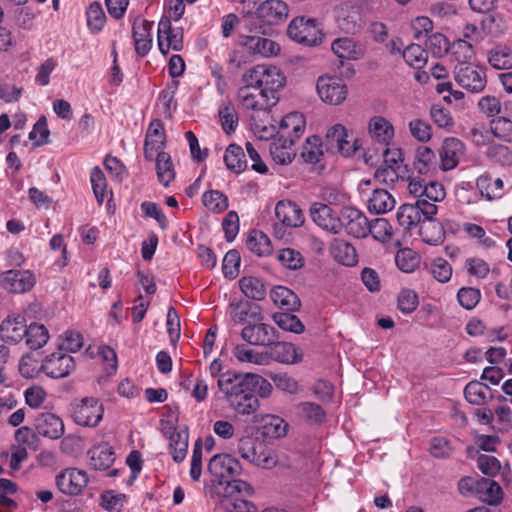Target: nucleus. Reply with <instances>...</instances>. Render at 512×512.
Wrapping results in <instances>:
<instances>
[{
  "label": "nucleus",
  "mask_w": 512,
  "mask_h": 512,
  "mask_svg": "<svg viewBox=\"0 0 512 512\" xmlns=\"http://www.w3.org/2000/svg\"><path fill=\"white\" fill-rule=\"evenodd\" d=\"M205 495L213 501L214 506L224 504L226 507H245L251 505L244 499L253 494V488L245 481L234 478L211 480L205 485Z\"/></svg>",
  "instance_id": "f257e3e1"
},
{
  "label": "nucleus",
  "mask_w": 512,
  "mask_h": 512,
  "mask_svg": "<svg viewBox=\"0 0 512 512\" xmlns=\"http://www.w3.org/2000/svg\"><path fill=\"white\" fill-rule=\"evenodd\" d=\"M242 81L245 84H253L267 96L277 97L276 93L285 85V77L275 66L256 65L247 70Z\"/></svg>",
  "instance_id": "f03ea898"
},
{
  "label": "nucleus",
  "mask_w": 512,
  "mask_h": 512,
  "mask_svg": "<svg viewBox=\"0 0 512 512\" xmlns=\"http://www.w3.org/2000/svg\"><path fill=\"white\" fill-rule=\"evenodd\" d=\"M454 79L470 93H481L487 85L486 68L473 63H459L454 69Z\"/></svg>",
  "instance_id": "7ed1b4c3"
},
{
  "label": "nucleus",
  "mask_w": 512,
  "mask_h": 512,
  "mask_svg": "<svg viewBox=\"0 0 512 512\" xmlns=\"http://www.w3.org/2000/svg\"><path fill=\"white\" fill-rule=\"evenodd\" d=\"M287 33L289 37L306 46L321 43L323 34L315 19L297 17L291 21Z\"/></svg>",
  "instance_id": "20e7f679"
},
{
  "label": "nucleus",
  "mask_w": 512,
  "mask_h": 512,
  "mask_svg": "<svg viewBox=\"0 0 512 512\" xmlns=\"http://www.w3.org/2000/svg\"><path fill=\"white\" fill-rule=\"evenodd\" d=\"M275 216L279 223L274 224V234L278 238L284 236V227L296 228L304 223L302 210L292 201H279L275 206Z\"/></svg>",
  "instance_id": "39448f33"
},
{
  "label": "nucleus",
  "mask_w": 512,
  "mask_h": 512,
  "mask_svg": "<svg viewBox=\"0 0 512 512\" xmlns=\"http://www.w3.org/2000/svg\"><path fill=\"white\" fill-rule=\"evenodd\" d=\"M71 416L81 426H96L103 417V408L93 397H85L71 404Z\"/></svg>",
  "instance_id": "423d86ee"
},
{
  "label": "nucleus",
  "mask_w": 512,
  "mask_h": 512,
  "mask_svg": "<svg viewBox=\"0 0 512 512\" xmlns=\"http://www.w3.org/2000/svg\"><path fill=\"white\" fill-rule=\"evenodd\" d=\"M89 483V477L84 470L78 468H65L55 477L58 490L66 496L82 494Z\"/></svg>",
  "instance_id": "0eeeda50"
},
{
  "label": "nucleus",
  "mask_w": 512,
  "mask_h": 512,
  "mask_svg": "<svg viewBox=\"0 0 512 512\" xmlns=\"http://www.w3.org/2000/svg\"><path fill=\"white\" fill-rule=\"evenodd\" d=\"M238 99L244 109L253 111H266L278 101V97L267 96L257 86L245 83L238 90Z\"/></svg>",
  "instance_id": "6e6552de"
},
{
  "label": "nucleus",
  "mask_w": 512,
  "mask_h": 512,
  "mask_svg": "<svg viewBox=\"0 0 512 512\" xmlns=\"http://www.w3.org/2000/svg\"><path fill=\"white\" fill-rule=\"evenodd\" d=\"M48 377L60 379L67 377L75 369V361L69 354L61 350L45 357L40 366Z\"/></svg>",
  "instance_id": "1a4fd4ad"
},
{
  "label": "nucleus",
  "mask_w": 512,
  "mask_h": 512,
  "mask_svg": "<svg viewBox=\"0 0 512 512\" xmlns=\"http://www.w3.org/2000/svg\"><path fill=\"white\" fill-rule=\"evenodd\" d=\"M309 213L313 222L321 229L332 234L341 232V213H337L329 205L314 202L310 206Z\"/></svg>",
  "instance_id": "9d476101"
},
{
  "label": "nucleus",
  "mask_w": 512,
  "mask_h": 512,
  "mask_svg": "<svg viewBox=\"0 0 512 512\" xmlns=\"http://www.w3.org/2000/svg\"><path fill=\"white\" fill-rule=\"evenodd\" d=\"M317 93L320 99L330 105H339L347 97V86L338 78L321 76L317 80Z\"/></svg>",
  "instance_id": "9b49d317"
},
{
  "label": "nucleus",
  "mask_w": 512,
  "mask_h": 512,
  "mask_svg": "<svg viewBox=\"0 0 512 512\" xmlns=\"http://www.w3.org/2000/svg\"><path fill=\"white\" fill-rule=\"evenodd\" d=\"M36 283L29 270H8L0 275V285L10 293L22 294L30 291Z\"/></svg>",
  "instance_id": "f8f14e48"
},
{
  "label": "nucleus",
  "mask_w": 512,
  "mask_h": 512,
  "mask_svg": "<svg viewBox=\"0 0 512 512\" xmlns=\"http://www.w3.org/2000/svg\"><path fill=\"white\" fill-rule=\"evenodd\" d=\"M250 373L245 375L237 374L234 372H226L219 376L217 386L224 394L227 403L237 396L243 395L251 390Z\"/></svg>",
  "instance_id": "ddd939ff"
},
{
  "label": "nucleus",
  "mask_w": 512,
  "mask_h": 512,
  "mask_svg": "<svg viewBox=\"0 0 512 512\" xmlns=\"http://www.w3.org/2000/svg\"><path fill=\"white\" fill-rule=\"evenodd\" d=\"M341 230L355 238H364L369 234V220L358 209L345 207L341 210Z\"/></svg>",
  "instance_id": "4468645a"
},
{
  "label": "nucleus",
  "mask_w": 512,
  "mask_h": 512,
  "mask_svg": "<svg viewBox=\"0 0 512 512\" xmlns=\"http://www.w3.org/2000/svg\"><path fill=\"white\" fill-rule=\"evenodd\" d=\"M241 337L250 345L268 347L278 339V333L269 324L255 323L245 326L241 331Z\"/></svg>",
  "instance_id": "2eb2a0df"
},
{
  "label": "nucleus",
  "mask_w": 512,
  "mask_h": 512,
  "mask_svg": "<svg viewBox=\"0 0 512 512\" xmlns=\"http://www.w3.org/2000/svg\"><path fill=\"white\" fill-rule=\"evenodd\" d=\"M208 471L214 480L234 478L241 472L239 461L228 453L214 455L208 463Z\"/></svg>",
  "instance_id": "dca6fc26"
},
{
  "label": "nucleus",
  "mask_w": 512,
  "mask_h": 512,
  "mask_svg": "<svg viewBox=\"0 0 512 512\" xmlns=\"http://www.w3.org/2000/svg\"><path fill=\"white\" fill-rule=\"evenodd\" d=\"M239 44L248 54L253 56L271 57L277 55L280 51L278 43L257 35L240 36Z\"/></svg>",
  "instance_id": "f3484780"
},
{
  "label": "nucleus",
  "mask_w": 512,
  "mask_h": 512,
  "mask_svg": "<svg viewBox=\"0 0 512 512\" xmlns=\"http://www.w3.org/2000/svg\"><path fill=\"white\" fill-rule=\"evenodd\" d=\"M158 46L163 55L168 54L170 49L180 51L183 47V33L180 30H173L168 17L161 18L158 24Z\"/></svg>",
  "instance_id": "a211bd4d"
},
{
  "label": "nucleus",
  "mask_w": 512,
  "mask_h": 512,
  "mask_svg": "<svg viewBox=\"0 0 512 512\" xmlns=\"http://www.w3.org/2000/svg\"><path fill=\"white\" fill-rule=\"evenodd\" d=\"M166 143V135L163 123L160 119H154L148 126L145 142L144 157L147 161H153L156 152L163 151Z\"/></svg>",
  "instance_id": "6ab92c4d"
},
{
  "label": "nucleus",
  "mask_w": 512,
  "mask_h": 512,
  "mask_svg": "<svg viewBox=\"0 0 512 512\" xmlns=\"http://www.w3.org/2000/svg\"><path fill=\"white\" fill-rule=\"evenodd\" d=\"M464 144L457 138H446L439 150L441 168L444 171L454 169L464 155Z\"/></svg>",
  "instance_id": "aec40b11"
},
{
  "label": "nucleus",
  "mask_w": 512,
  "mask_h": 512,
  "mask_svg": "<svg viewBox=\"0 0 512 512\" xmlns=\"http://www.w3.org/2000/svg\"><path fill=\"white\" fill-rule=\"evenodd\" d=\"M256 14L264 23L276 25L286 20L288 6L281 0H266L258 6Z\"/></svg>",
  "instance_id": "412c9836"
},
{
  "label": "nucleus",
  "mask_w": 512,
  "mask_h": 512,
  "mask_svg": "<svg viewBox=\"0 0 512 512\" xmlns=\"http://www.w3.org/2000/svg\"><path fill=\"white\" fill-rule=\"evenodd\" d=\"M27 326L24 317L8 316L1 322L0 337L6 343L17 344L24 339Z\"/></svg>",
  "instance_id": "4be33fe9"
},
{
  "label": "nucleus",
  "mask_w": 512,
  "mask_h": 512,
  "mask_svg": "<svg viewBox=\"0 0 512 512\" xmlns=\"http://www.w3.org/2000/svg\"><path fill=\"white\" fill-rule=\"evenodd\" d=\"M151 28L152 23L146 20L137 18L133 22L132 36L134 40L135 51L141 57L146 56L151 49Z\"/></svg>",
  "instance_id": "5701e85b"
},
{
  "label": "nucleus",
  "mask_w": 512,
  "mask_h": 512,
  "mask_svg": "<svg viewBox=\"0 0 512 512\" xmlns=\"http://www.w3.org/2000/svg\"><path fill=\"white\" fill-rule=\"evenodd\" d=\"M270 353L269 359L283 363V364H295L301 361L302 354L298 352V349L291 343L275 341L274 344L269 345Z\"/></svg>",
  "instance_id": "b1692460"
},
{
  "label": "nucleus",
  "mask_w": 512,
  "mask_h": 512,
  "mask_svg": "<svg viewBox=\"0 0 512 512\" xmlns=\"http://www.w3.org/2000/svg\"><path fill=\"white\" fill-rule=\"evenodd\" d=\"M39 434L51 439H58L64 433V423L61 418L52 413H42L37 418Z\"/></svg>",
  "instance_id": "393cba45"
},
{
  "label": "nucleus",
  "mask_w": 512,
  "mask_h": 512,
  "mask_svg": "<svg viewBox=\"0 0 512 512\" xmlns=\"http://www.w3.org/2000/svg\"><path fill=\"white\" fill-rule=\"evenodd\" d=\"M270 298L276 306L285 311H296L301 306L298 296L284 286L273 288L270 292Z\"/></svg>",
  "instance_id": "a878e982"
},
{
  "label": "nucleus",
  "mask_w": 512,
  "mask_h": 512,
  "mask_svg": "<svg viewBox=\"0 0 512 512\" xmlns=\"http://www.w3.org/2000/svg\"><path fill=\"white\" fill-rule=\"evenodd\" d=\"M414 169L421 175H427L437 168L435 152L427 146H419L415 152Z\"/></svg>",
  "instance_id": "bb28decb"
},
{
  "label": "nucleus",
  "mask_w": 512,
  "mask_h": 512,
  "mask_svg": "<svg viewBox=\"0 0 512 512\" xmlns=\"http://www.w3.org/2000/svg\"><path fill=\"white\" fill-rule=\"evenodd\" d=\"M330 252L333 258L343 265L353 266L357 263L356 249L342 239H335L331 243Z\"/></svg>",
  "instance_id": "cd10ccee"
},
{
  "label": "nucleus",
  "mask_w": 512,
  "mask_h": 512,
  "mask_svg": "<svg viewBox=\"0 0 512 512\" xmlns=\"http://www.w3.org/2000/svg\"><path fill=\"white\" fill-rule=\"evenodd\" d=\"M369 133L378 142L388 144L394 136L392 124L382 116H375L369 121Z\"/></svg>",
  "instance_id": "c85d7f7f"
},
{
  "label": "nucleus",
  "mask_w": 512,
  "mask_h": 512,
  "mask_svg": "<svg viewBox=\"0 0 512 512\" xmlns=\"http://www.w3.org/2000/svg\"><path fill=\"white\" fill-rule=\"evenodd\" d=\"M394 197L386 189H375L369 199L368 209L375 214H384L395 207Z\"/></svg>",
  "instance_id": "c756f323"
},
{
  "label": "nucleus",
  "mask_w": 512,
  "mask_h": 512,
  "mask_svg": "<svg viewBox=\"0 0 512 512\" xmlns=\"http://www.w3.org/2000/svg\"><path fill=\"white\" fill-rule=\"evenodd\" d=\"M419 235L421 239L430 245H438L445 238V231L441 223L430 219L420 222Z\"/></svg>",
  "instance_id": "7c9ffc66"
},
{
  "label": "nucleus",
  "mask_w": 512,
  "mask_h": 512,
  "mask_svg": "<svg viewBox=\"0 0 512 512\" xmlns=\"http://www.w3.org/2000/svg\"><path fill=\"white\" fill-rule=\"evenodd\" d=\"M242 457L264 469H271L279 463L276 450H243Z\"/></svg>",
  "instance_id": "2f4dec72"
},
{
  "label": "nucleus",
  "mask_w": 512,
  "mask_h": 512,
  "mask_svg": "<svg viewBox=\"0 0 512 512\" xmlns=\"http://www.w3.org/2000/svg\"><path fill=\"white\" fill-rule=\"evenodd\" d=\"M50 338L48 329L43 324L31 323L25 332V343L31 350H38L47 344Z\"/></svg>",
  "instance_id": "473e14b6"
},
{
  "label": "nucleus",
  "mask_w": 512,
  "mask_h": 512,
  "mask_svg": "<svg viewBox=\"0 0 512 512\" xmlns=\"http://www.w3.org/2000/svg\"><path fill=\"white\" fill-rule=\"evenodd\" d=\"M154 160L156 161V172L159 182L164 186H168L175 178L171 156L164 151H160L156 152Z\"/></svg>",
  "instance_id": "72a5a7b5"
},
{
  "label": "nucleus",
  "mask_w": 512,
  "mask_h": 512,
  "mask_svg": "<svg viewBox=\"0 0 512 512\" xmlns=\"http://www.w3.org/2000/svg\"><path fill=\"white\" fill-rule=\"evenodd\" d=\"M464 395L466 400L473 405H483L493 398L489 386L479 381L469 382L465 389Z\"/></svg>",
  "instance_id": "f704fd0d"
},
{
  "label": "nucleus",
  "mask_w": 512,
  "mask_h": 512,
  "mask_svg": "<svg viewBox=\"0 0 512 512\" xmlns=\"http://www.w3.org/2000/svg\"><path fill=\"white\" fill-rule=\"evenodd\" d=\"M230 408L241 415H251L259 409V400L253 390L237 396L228 402Z\"/></svg>",
  "instance_id": "c9c22d12"
},
{
  "label": "nucleus",
  "mask_w": 512,
  "mask_h": 512,
  "mask_svg": "<svg viewBox=\"0 0 512 512\" xmlns=\"http://www.w3.org/2000/svg\"><path fill=\"white\" fill-rule=\"evenodd\" d=\"M487 60L491 67L496 70L512 68V51L506 45H496L487 53Z\"/></svg>",
  "instance_id": "e433bc0d"
},
{
  "label": "nucleus",
  "mask_w": 512,
  "mask_h": 512,
  "mask_svg": "<svg viewBox=\"0 0 512 512\" xmlns=\"http://www.w3.org/2000/svg\"><path fill=\"white\" fill-rule=\"evenodd\" d=\"M226 167L235 173H241L247 168L244 150L237 144H230L224 154Z\"/></svg>",
  "instance_id": "4c0bfd02"
},
{
  "label": "nucleus",
  "mask_w": 512,
  "mask_h": 512,
  "mask_svg": "<svg viewBox=\"0 0 512 512\" xmlns=\"http://www.w3.org/2000/svg\"><path fill=\"white\" fill-rule=\"evenodd\" d=\"M479 498L489 505H497L502 500V489L500 485L491 480L482 478L478 481Z\"/></svg>",
  "instance_id": "58836bf2"
},
{
  "label": "nucleus",
  "mask_w": 512,
  "mask_h": 512,
  "mask_svg": "<svg viewBox=\"0 0 512 512\" xmlns=\"http://www.w3.org/2000/svg\"><path fill=\"white\" fill-rule=\"evenodd\" d=\"M239 287L243 294L253 300L261 301L266 296L264 282L253 276H244L239 280Z\"/></svg>",
  "instance_id": "ea45409f"
},
{
  "label": "nucleus",
  "mask_w": 512,
  "mask_h": 512,
  "mask_svg": "<svg viewBox=\"0 0 512 512\" xmlns=\"http://www.w3.org/2000/svg\"><path fill=\"white\" fill-rule=\"evenodd\" d=\"M476 185L481 195L488 200L497 199L503 195V181L500 178L493 179L488 175H482L477 179Z\"/></svg>",
  "instance_id": "a19ab883"
},
{
  "label": "nucleus",
  "mask_w": 512,
  "mask_h": 512,
  "mask_svg": "<svg viewBox=\"0 0 512 512\" xmlns=\"http://www.w3.org/2000/svg\"><path fill=\"white\" fill-rule=\"evenodd\" d=\"M234 357L240 362H247L256 365H267L269 363L268 353L258 352L247 347L245 344H238L232 351Z\"/></svg>",
  "instance_id": "79ce46f5"
},
{
  "label": "nucleus",
  "mask_w": 512,
  "mask_h": 512,
  "mask_svg": "<svg viewBox=\"0 0 512 512\" xmlns=\"http://www.w3.org/2000/svg\"><path fill=\"white\" fill-rule=\"evenodd\" d=\"M85 458L94 470L108 469L115 460L112 450H86Z\"/></svg>",
  "instance_id": "37998d69"
},
{
  "label": "nucleus",
  "mask_w": 512,
  "mask_h": 512,
  "mask_svg": "<svg viewBox=\"0 0 512 512\" xmlns=\"http://www.w3.org/2000/svg\"><path fill=\"white\" fill-rule=\"evenodd\" d=\"M396 219L404 230H411L412 227L419 225L422 221L414 204L401 205L397 210Z\"/></svg>",
  "instance_id": "c03bdc74"
},
{
  "label": "nucleus",
  "mask_w": 512,
  "mask_h": 512,
  "mask_svg": "<svg viewBox=\"0 0 512 512\" xmlns=\"http://www.w3.org/2000/svg\"><path fill=\"white\" fill-rule=\"evenodd\" d=\"M302 419L310 424H322L325 421L326 413L323 408L312 402H303L297 406Z\"/></svg>",
  "instance_id": "a18cd8bd"
},
{
  "label": "nucleus",
  "mask_w": 512,
  "mask_h": 512,
  "mask_svg": "<svg viewBox=\"0 0 512 512\" xmlns=\"http://www.w3.org/2000/svg\"><path fill=\"white\" fill-rule=\"evenodd\" d=\"M246 245L257 256H266L271 253L270 240L260 231H252L247 238Z\"/></svg>",
  "instance_id": "49530a36"
},
{
  "label": "nucleus",
  "mask_w": 512,
  "mask_h": 512,
  "mask_svg": "<svg viewBox=\"0 0 512 512\" xmlns=\"http://www.w3.org/2000/svg\"><path fill=\"white\" fill-rule=\"evenodd\" d=\"M301 156L307 163H319L323 157L321 139L318 136L308 137L306 143L303 146Z\"/></svg>",
  "instance_id": "de8ad7c7"
},
{
  "label": "nucleus",
  "mask_w": 512,
  "mask_h": 512,
  "mask_svg": "<svg viewBox=\"0 0 512 512\" xmlns=\"http://www.w3.org/2000/svg\"><path fill=\"white\" fill-rule=\"evenodd\" d=\"M395 263L403 272L411 273L418 267L420 258L414 250L403 248L396 253Z\"/></svg>",
  "instance_id": "09e8293b"
},
{
  "label": "nucleus",
  "mask_w": 512,
  "mask_h": 512,
  "mask_svg": "<svg viewBox=\"0 0 512 512\" xmlns=\"http://www.w3.org/2000/svg\"><path fill=\"white\" fill-rule=\"evenodd\" d=\"M203 205L213 213H221L228 208V198L218 190H209L202 196Z\"/></svg>",
  "instance_id": "8fccbe9b"
},
{
  "label": "nucleus",
  "mask_w": 512,
  "mask_h": 512,
  "mask_svg": "<svg viewBox=\"0 0 512 512\" xmlns=\"http://www.w3.org/2000/svg\"><path fill=\"white\" fill-rule=\"evenodd\" d=\"M402 56L405 62L415 68L420 69L425 66L428 58L427 52L418 44H410L403 52Z\"/></svg>",
  "instance_id": "3c124183"
},
{
  "label": "nucleus",
  "mask_w": 512,
  "mask_h": 512,
  "mask_svg": "<svg viewBox=\"0 0 512 512\" xmlns=\"http://www.w3.org/2000/svg\"><path fill=\"white\" fill-rule=\"evenodd\" d=\"M87 26L93 33H98L102 30L106 23V15L99 2H93L87 9Z\"/></svg>",
  "instance_id": "603ef678"
},
{
  "label": "nucleus",
  "mask_w": 512,
  "mask_h": 512,
  "mask_svg": "<svg viewBox=\"0 0 512 512\" xmlns=\"http://www.w3.org/2000/svg\"><path fill=\"white\" fill-rule=\"evenodd\" d=\"M273 320L285 331L301 334L305 330V326L301 320L296 315L288 312L275 313Z\"/></svg>",
  "instance_id": "864d4df0"
},
{
  "label": "nucleus",
  "mask_w": 512,
  "mask_h": 512,
  "mask_svg": "<svg viewBox=\"0 0 512 512\" xmlns=\"http://www.w3.org/2000/svg\"><path fill=\"white\" fill-rule=\"evenodd\" d=\"M218 115L221 121L222 129L226 134H231L238 126V113L230 103L220 107Z\"/></svg>",
  "instance_id": "5fc2aeb1"
},
{
  "label": "nucleus",
  "mask_w": 512,
  "mask_h": 512,
  "mask_svg": "<svg viewBox=\"0 0 512 512\" xmlns=\"http://www.w3.org/2000/svg\"><path fill=\"white\" fill-rule=\"evenodd\" d=\"M281 130H290L294 140L299 139L305 130V119L302 114L290 113L281 121Z\"/></svg>",
  "instance_id": "6e6d98bb"
},
{
  "label": "nucleus",
  "mask_w": 512,
  "mask_h": 512,
  "mask_svg": "<svg viewBox=\"0 0 512 512\" xmlns=\"http://www.w3.org/2000/svg\"><path fill=\"white\" fill-rule=\"evenodd\" d=\"M277 259L284 267L291 270L300 269L304 265V257L302 254L292 248H285L278 251Z\"/></svg>",
  "instance_id": "4d7b16f0"
},
{
  "label": "nucleus",
  "mask_w": 512,
  "mask_h": 512,
  "mask_svg": "<svg viewBox=\"0 0 512 512\" xmlns=\"http://www.w3.org/2000/svg\"><path fill=\"white\" fill-rule=\"evenodd\" d=\"M491 133L505 141L512 142V121L506 117H498L490 123Z\"/></svg>",
  "instance_id": "13d9d810"
},
{
  "label": "nucleus",
  "mask_w": 512,
  "mask_h": 512,
  "mask_svg": "<svg viewBox=\"0 0 512 512\" xmlns=\"http://www.w3.org/2000/svg\"><path fill=\"white\" fill-rule=\"evenodd\" d=\"M369 234H371L374 239L385 242L392 236V226L388 220L376 218L369 221Z\"/></svg>",
  "instance_id": "bf43d9fd"
},
{
  "label": "nucleus",
  "mask_w": 512,
  "mask_h": 512,
  "mask_svg": "<svg viewBox=\"0 0 512 512\" xmlns=\"http://www.w3.org/2000/svg\"><path fill=\"white\" fill-rule=\"evenodd\" d=\"M429 271L440 283L448 282L452 276V266L443 258L434 259L430 264Z\"/></svg>",
  "instance_id": "052dcab7"
},
{
  "label": "nucleus",
  "mask_w": 512,
  "mask_h": 512,
  "mask_svg": "<svg viewBox=\"0 0 512 512\" xmlns=\"http://www.w3.org/2000/svg\"><path fill=\"white\" fill-rule=\"evenodd\" d=\"M288 427L289 425L284 419L278 416H271L263 426V430L264 434L268 437L278 439L287 434Z\"/></svg>",
  "instance_id": "680f3d73"
},
{
  "label": "nucleus",
  "mask_w": 512,
  "mask_h": 512,
  "mask_svg": "<svg viewBox=\"0 0 512 512\" xmlns=\"http://www.w3.org/2000/svg\"><path fill=\"white\" fill-rule=\"evenodd\" d=\"M240 261V254L237 250L232 249L225 254L222 262V270L225 277L234 279L238 276Z\"/></svg>",
  "instance_id": "e2e57ef3"
},
{
  "label": "nucleus",
  "mask_w": 512,
  "mask_h": 512,
  "mask_svg": "<svg viewBox=\"0 0 512 512\" xmlns=\"http://www.w3.org/2000/svg\"><path fill=\"white\" fill-rule=\"evenodd\" d=\"M334 54L342 61L343 59L355 58V44L350 38L336 39L331 46Z\"/></svg>",
  "instance_id": "0e129e2a"
},
{
  "label": "nucleus",
  "mask_w": 512,
  "mask_h": 512,
  "mask_svg": "<svg viewBox=\"0 0 512 512\" xmlns=\"http://www.w3.org/2000/svg\"><path fill=\"white\" fill-rule=\"evenodd\" d=\"M398 308L405 314H410L418 307V295L414 290L402 289L397 298Z\"/></svg>",
  "instance_id": "69168bd1"
},
{
  "label": "nucleus",
  "mask_w": 512,
  "mask_h": 512,
  "mask_svg": "<svg viewBox=\"0 0 512 512\" xmlns=\"http://www.w3.org/2000/svg\"><path fill=\"white\" fill-rule=\"evenodd\" d=\"M93 192L97 201L101 204L106 196V178L103 171L99 167H94L90 176Z\"/></svg>",
  "instance_id": "338daca9"
},
{
  "label": "nucleus",
  "mask_w": 512,
  "mask_h": 512,
  "mask_svg": "<svg viewBox=\"0 0 512 512\" xmlns=\"http://www.w3.org/2000/svg\"><path fill=\"white\" fill-rule=\"evenodd\" d=\"M374 177L378 183L389 187L394 186L400 180L397 167H394L393 165H384L379 167L375 171Z\"/></svg>",
  "instance_id": "774afa93"
}]
</instances>
